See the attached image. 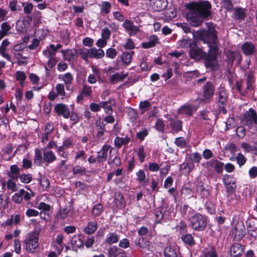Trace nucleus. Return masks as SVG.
I'll return each instance as SVG.
<instances>
[{
	"label": "nucleus",
	"mask_w": 257,
	"mask_h": 257,
	"mask_svg": "<svg viewBox=\"0 0 257 257\" xmlns=\"http://www.w3.org/2000/svg\"><path fill=\"white\" fill-rule=\"evenodd\" d=\"M197 35L204 43L208 44L209 47V54L207 55L203 52L202 50L198 48L196 44L194 43V45L191 46V49H190V57L197 60L204 58L205 59V65L207 68H210L212 70L217 69L218 64L216 61L217 37L216 31L213 30L208 31L200 30L197 31L196 34H193L194 36H197Z\"/></svg>",
	"instance_id": "nucleus-1"
},
{
	"label": "nucleus",
	"mask_w": 257,
	"mask_h": 257,
	"mask_svg": "<svg viewBox=\"0 0 257 257\" xmlns=\"http://www.w3.org/2000/svg\"><path fill=\"white\" fill-rule=\"evenodd\" d=\"M186 6L189 10L187 19L194 27L201 25L204 19L210 15L211 5L208 2H192Z\"/></svg>",
	"instance_id": "nucleus-2"
},
{
	"label": "nucleus",
	"mask_w": 257,
	"mask_h": 257,
	"mask_svg": "<svg viewBox=\"0 0 257 257\" xmlns=\"http://www.w3.org/2000/svg\"><path fill=\"white\" fill-rule=\"evenodd\" d=\"M40 228H35L28 233L24 240L25 248L27 252L34 253L37 252L39 247V238Z\"/></svg>",
	"instance_id": "nucleus-3"
},
{
	"label": "nucleus",
	"mask_w": 257,
	"mask_h": 257,
	"mask_svg": "<svg viewBox=\"0 0 257 257\" xmlns=\"http://www.w3.org/2000/svg\"><path fill=\"white\" fill-rule=\"evenodd\" d=\"M190 226L197 231H204L208 223V218L205 215L196 213L188 219Z\"/></svg>",
	"instance_id": "nucleus-4"
},
{
	"label": "nucleus",
	"mask_w": 257,
	"mask_h": 257,
	"mask_svg": "<svg viewBox=\"0 0 257 257\" xmlns=\"http://www.w3.org/2000/svg\"><path fill=\"white\" fill-rule=\"evenodd\" d=\"M241 121L249 128L257 126V113L252 108H249L245 111L241 119Z\"/></svg>",
	"instance_id": "nucleus-5"
},
{
	"label": "nucleus",
	"mask_w": 257,
	"mask_h": 257,
	"mask_svg": "<svg viewBox=\"0 0 257 257\" xmlns=\"http://www.w3.org/2000/svg\"><path fill=\"white\" fill-rule=\"evenodd\" d=\"M222 181L225 186L227 193H235L236 189L235 183L229 175H224L222 178Z\"/></svg>",
	"instance_id": "nucleus-6"
},
{
	"label": "nucleus",
	"mask_w": 257,
	"mask_h": 257,
	"mask_svg": "<svg viewBox=\"0 0 257 257\" xmlns=\"http://www.w3.org/2000/svg\"><path fill=\"white\" fill-rule=\"evenodd\" d=\"M122 26L130 36L135 35L140 31L139 28L135 26L134 23L129 20H125Z\"/></svg>",
	"instance_id": "nucleus-7"
},
{
	"label": "nucleus",
	"mask_w": 257,
	"mask_h": 257,
	"mask_svg": "<svg viewBox=\"0 0 257 257\" xmlns=\"http://www.w3.org/2000/svg\"><path fill=\"white\" fill-rule=\"evenodd\" d=\"M208 167H210L217 174H221L222 173L224 169V163L217 159H213L207 162Z\"/></svg>",
	"instance_id": "nucleus-8"
},
{
	"label": "nucleus",
	"mask_w": 257,
	"mask_h": 257,
	"mask_svg": "<svg viewBox=\"0 0 257 257\" xmlns=\"http://www.w3.org/2000/svg\"><path fill=\"white\" fill-rule=\"evenodd\" d=\"M62 47V46L59 44L56 46L54 44H50L43 51V54L47 58H55L56 53Z\"/></svg>",
	"instance_id": "nucleus-9"
},
{
	"label": "nucleus",
	"mask_w": 257,
	"mask_h": 257,
	"mask_svg": "<svg viewBox=\"0 0 257 257\" xmlns=\"http://www.w3.org/2000/svg\"><path fill=\"white\" fill-rule=\"evenodd\" d=\"M55 112L59 115H62L65 118L70 116V109L68 106L62 103L57 104L54 107Z\"/></svg>",
	"instance_id": "nucleus-10"
},
{
	"label": "nucleus",
	"mask_w": 257,
	"mask_h": 257,
	"mask_svg": "<svg viewBox=\"0 0 257 257\" xmlns=\"http://www.w3.org/2000/svg\"><path fill=\"white\" fill-rule=\"evenodd\" d=\"M110 148L109 145H104L101 150L97 153L96 159L98 163H101L106 161Z\"/></svg>",
	"instance_id": "nucleus-11"
},
{
	"label": "nucleus",
	"mask_w": 257,
	"mask_h": 257,
	"mask_svg": "<svg viewBox=\"0 0 257 257\" xmlns=\"http://www.w3.org/2000/svg\"><path fill=\"white\" fill-rule=\"evenodd\" d=\"M198 105L187 104L183 105L178 109V112L180 114H185L189 116L192 115V112L196 110Z\"/></svg>",
	"instance_id": "nucleus-12"
},
{
	"label": "nucleus",
	"mask_w": 257,
	"mask_h": 257,
	"mask_svg": "<svg viewBox=\"0 0 257 257\" xmlns=\"http://www.w3.org/2000/svg\"><path fill=\"white\" fill-rule=\"evenodd\" d=\"M170 125L174 133H177L182 130V122L176 118H170Z\"/></svg>",
	"instance_id": "nucleus-13"
},
{
	"label": "nucleus",
	"mask_w": 257,
	"mask_h": 257,
	"mask_svg": "<svg viewBox=\"0 0 257 257\" xmlns=\"http://www.w3.org/2000/svg\"><path fill=\"white\" fill-rule=\"evenodd\" d=\"M98 223L96 221H88L83 228V232L87 234H93L97 229Z\"/></svg>",
	"instance_id": "nucleus-14"
},
{
	"label": "nucleus",
	"mask_w": 257,
	"mask_h": 257,
	"mask_svg": "<svg viewBox=\"0 0 257 257\" xmlns=\"http://www.w3.org/2000/svg\"><path fill=\"white\" fill-rule=\"evenodd\" d=\"M10 44V42L7 39L3 41L2 44L0 46V54L4 58L11 61V57L9 54L7 53V48Z\"/></svg>",
	"instance_id": "nucleus-15"
},
{
	"label": "nucleus",
	"mask_w": 257,
	"mask_h": 257,
	"mask_svg": "<svg viewBox=\"0 0 257 257\" xmlns=\"http://www.w3.org/2000/svg\"><path fill=\"white\" fill-rule=\"evenodd\" d=\"M134 54V51L122 53L119 57L122 64L125 66L128 65L132 61Z\"/></svg>",
	"instance_id": "nucleus-16"
},
{
	"label": "nucleus",
	"mask_w": 257,
	"mask_h": 257,
	"mask_svg": "<svg viewBox=\"0 0 257 257\" xmlns=\"http://www.w3.org/2000/svg\"><path fill=\"white\" fill-rule=\"evenodd\" d=\"M104 56V52L101 49L95 47L89 49V58L92 59H101Z\"/></svg>",
	"instance_id": "nucleus-17"
},
{
	"label": "nucleus",
	"mask_w": 257,
	"mask_h": 257,
	"mask_svg": "<svg viewBox=\"0 0 257 257\" xmlns=\"http://www.w3.org/2000/svg\"><path fill=\"white\" fill-rule=\"evenodd\" d=\"M43 159L45 162L48 164L51 163L56 160V156L54 153L51 151L43 149Z\"/></svg>",
	"instance_id": "nucleus-18"
},
{
	"label": "nucleus",
	"mask_w": 257,
	"mask_h": 257,
	"mask_svg": "<svg viewBox=\"0 0 257 257\" xmlns=\"http://www.w3.org/2000/svg\"><path fill=\"white\" fill-rule=\"evenodd\" d=\"M64 60L68 61H73L76 58L75 52L71 49L62 50L61 51Z\"/></svg>",
	"instance_id": "nucleus-19"
},
{
	"label": "nucleus",
	"mask_w": 257,
	"mask_h": 257,
	"mask_svg": "<svg viewBox=\"0 0 257 257\" xmlns=\"http://www.w3.org/2000/svg\"><path fill=\"white\" fill-rule=\"evenodd\" d=\"M245 227L242 223H237L234 228V233L237 239H240L244 235Z\"/></svg>",
	"instance_id": "nucleus-20"
},
{
	"label": "nucleus",
	"mask_w": 257,
	"mask_h": 257,
	"mask_svg": "<svg viewBox=\"0 0 257 257\" xmlns=\"http://www.w3.org/2000/svg\"><path fill=\"white\" fill-rule=\"evenodd\" d=\"M230 254L234 257H237L243 252V246L239 243H234L230 247Z\"/></svg>",
	"instance_id": "nucleus-21"
},
{
	"label": "nucleus",
	"mask_w": 257,
	"mask_h": 257,
	"mask_svg": "<svg viewBox=\"0 0 257 257\" xmlns=\"http://www.w3.org/2000/svg\"><path fill=\"white\" fill-rule=\"evenodd\" d=\"M131 141V138L126 136L125 138L117 137L114 140V146L117 149H120L122 145H126Z\"/></svg>",
	"instance_id": "nucleus-22"
},
{
	"label": "nucleus",
	"mask_w": 257,
	"mask_h": 257,
	"mask_svg": "<svg viewBox=\"0 0 257 257\" xmlns=\"http://www.w3.org/2000/svg\"><path fill=\"white\" fill-rule=\"evenodd\" d=\"M59 78H61L64 82L67 89L71 90V83L73 80V77L71 73L67 72L64 74L59 76Z\"/></svg>",
	"instance_id": "nucleus-23"
},
{
	"label": "nucleus",
	"mask_w": 257,
	"mask_h": 257,
	"mask_svg": "<svg viewBox=\"0 0 257 257\" xmlns=\"http://www.w3.org/2000/svg\"><path fill=\"white\" fill-rule=\"evenodd\" d=\"M242 50L245 55H249L255 51V48L251 43L245 42L242 45Z\"/></svg>",
	"instance_id": "nucleus-24"
},
{
	"label": "nucleus",
	"mask_w": 257,
	"mask_h": 257,
	"mask_svg": "<svg viewBox=\"0 0 257 257\" xmlns=\"http://www.w3.org/2000/svg\"><path fill=\"white\" fill-rule=\"evenodd\" d=\"M194 42L191 39L183 38L181 40L177 42V45L179 47L182 48H187L188 47H190V49H191V46H193L194 45Z\"/></svg>",
	"instance_id": "nucleus-25"
},
{
	"label": "nucleus",
	"mask_w": 257,
	"mask_h": 257,
	"mask_svg": "<svg viewBox=\"0 0 257 257\" xmlns=\"http://www.w3.org/2000/svg\"><path fill=\"white\" fill-rule=\"evenodd\" d=\"M95 125H96V130L97 131L96 137L97 138H100L103 135L105 131V124L101 121V119L99 118L96 121Z\"/></svg>",
	"instance_id": "nucleus-26"
},
{
	"label": "nucleus",
	"mask_w": 257,
	"mask_h": 257,
	"mask_svg": "<svg viewBox=\"0 0 257 257\" xmlns=\"http://www.w3.org/2000/svg\"><path fill=\"white\" fill-rule=\"evenodd\" d=\"M119 239V236L116 232H110L109 233L105 239L106 243L111 244L117 243Z\"/></svg>",
	"instance_id": "nucleus-27"
},
{
	"label": "nucleus",
	"mask_w": 257,
	"mask_h": 257,
	"mask_svg": "<svg viewBox=\"0 0 257 257\" xmlns=\"http://www.w3.org/2000/svg\"><path fill=\"white\" fill-rule=\"evenodd\" d=\"M98 6L101 13L107 14L110 13L111 4L109 2L106 1L102 2Z\"/></svg>",
	"instance_id": "nucleus-28"
},
{
	"label": "nucleus",
	"mask_w": 257,
	"mask_h": 257,
	"mask_svg": "<svg viewBox=\"0 0 257 257\" xmlns=\"http://www.w3.org/2000/svg\"><path fill=\"white\" fill-rule=\"evenodd\" d=\"M11 29V26L7 22H4L2 24L0 30V40L8 35L9 31Z\"/></svg>",
	"instance_id": "nucleus-29"
},
{
	"label": "nucleus",
	"mask_w": 257,
	"mask_h": 257,
	"mask_svg": "<svg viewBox=\"0 0 257 257\" xmlns=\"http://www.w3.org/2000/svg\"><path fill=\"white\" fill-rule=\"evenodd\" d=\"M181 238L185 244L189 246H192L195 244V241L191 234H182Z\"/></svg>",
	"instance_id": "nucleus-30"
},
{
	"label": "nucleus",
	"mask_w": 257,
	"mask_h": 257,
	"mask_svg": "<svg viewBox=\"0 0 257 257\" xmlns=\"http://www.w3.org/2000/svg\"><path fill=\"white\" fill-rule=\"evenodd\" d=\"M114 201L117 207H122L124 206V198L120 192H116L115 193Z\"/></svg>",
	"instance_id": "nucleus-31"
},
{
	"label": "nucleus",
	"mask_w": 257,
	"mask_h": 257,
	"mask_svg": "<svg viewBox=\"0 0 257 257\" xmlns=\"http://www.w3.org/2000/svg\"><path fill=\"white\" fill-rule=\"evenodd\" d=\"M167 6V0H155L154 10L160 11L164 10Z\"/></svg>",
	"instance_id": "nucleus-32"
},
{
	"label": "nucleus",
	"mask_w": 257,
	"mask_h": 257,
	"mask_svg": "<svg viewBox=\"0 0 257 257\" xmlns=\"http://www.w3.org/2000/svg\"><path fill=\"white\" fill-rule=\"evenodd\" d=\"M103 211V206L101 203H98L95 205L92 209V214L94 217H98Z\"/></svg>",
	"instance_id": "nucleus-33"
},
{
	"label": "nucleus",
	"mask_w": 257,
	"mask_h": 257,
	"mask_svg": "<svg viewBox=\"0 0 257 257\" xmlns=\"http://www.w3.org/2000/svg\"><path fill=\"white\" fill-rule=\"evenodd\" d=\"M71 245L73 247L77 248L82 247L84 245L83 240L79 236H74L71 239Z\"/></svg>",
	"instance_id": "nucleus-34"
},
{
	"label": "nucleus",
	"mask_w": 257,
	"mask_h": 257,
	"mask_svg": "<svg viewBox=\"0 0 257 257\" xmlns=\"http://www.w3.org/2000/svg\"><path fill=\"white\" fill-rule=\"evenodd\" d=\"M135 242L137 246L142 248H148L151 245V242L147 240H145L143 237H140L136 239Z\"/></svg>",
	"instance_id": "nucleus-35"
},
{
	"label": "nucleus",
	"mask_w": 257,
	"mask_h": 257,
	"mask_svg": "<svg viewBox=\"0 0 257 257\" xmlns=\"http://www.w3.org/2000/svg\"><path fill=\"white\" fill-rule=\"evenodd\" d=\"M112 149H111L109 150V157L108 160V164L109 165L113 164L115 165V167H119L121 165L120 159L118 156H115L113 158H112L111 155Z\"/></svg>",
	"instance_id": "nucleus-36"
},
{
	"label": "nucleus",
	"mask_w": 257,
	"mask_h": 257,
	"mask_svg": "<svg viewBox=\"0 0 257 257\" xmlns=\"http://www.w3.org/2000/svg\"><path fill=\"white\" fill-rule=\"evenodd\" d=\"M165 257H177L175 249L171 246H166L164 249Z\"/></svg>",
	"instance_id": "nucleus-37"
},
{
	"label": "nucleus",
	"mask_w": 257,
	"mask_h": 257,
	"mask_svg": "<svg viewBox=\"0 0 257 257\" xmlns=\"http://www.w3.org/2000/svg\"><path fill=\"white\" fill-rule=\"evenodd\" d=\"M63 236L61 234H58L56 238V242L59 245V247L56 248L59 254L61 253L64 249V244H63Z\"/></svg>",
	"instance_id": "nucleus-38"
},
{
	"label": "nucleus",
	"mask_w": 257,
	"mask_h": 257,
	"mask_svg": "<svg viewBox=\"0 0 257 257\" xmlns=\"http://www.w3.org/2000/svg\"><path fill=\"white\" fill-rule=\"evenodd\" d=\"M100 104L101 107L104 108L105 111L108 114H110L112 111L111 104H114V101L112 99L109 102L103 101L101 102Z\"/></svg>",
	"instance_id": "nucleus-39"
},
{
	"label": "nucleus",
	"mask_w": 257,
	"mask_h": 257,
	"mask_svg": "<svg viewBox=\"0 0 257 257\" xmlns=\"http://www.w3.org/2000/svg\"><path fill=\"white\" fill-rule=\"evenodd\" d=\"M204 96H212L214 94V87L212 83L208 82L204 88Z\"/></svg>",
	"instance_id": "nucleus-40"
},
{
	"label": "nucleus",
	"mask_w": 257,
	"mask_h": 257,
	"mask_svg": "<svg viewBox=\"0 0 257 257\" xmlns=\"http://www.w3.org/2000/svg\"><path fill=\"white\" fill-rule=\"evenodd\" d=\"M78 53L83 60L88 62V58L89 57V49L85 48L80 49L78 50Z\"/></svg>",
	"instance_id": "nucleus-41"
},
{
	"label": "nucleus",
	"mask_w": 257,
	"mask_h": 257,
	"mask_svg": "<svg viewBox=\"0 0 257 257\" xmlns=\"http://www.w3.org/2000/svg\"><path fill=\"white\" fill-rule=\"evenodd\" d=\"M125 75L116 73L110 76L109 80L112 83H115L116 82L122 81L125 78Z\"/></svg>",
	"instance_id": "nucleus-42"
},
{
	"label": "nucleus",
	"mask_w": 257,
	"mask_h": 257,
	"mask_svg": "<svg viewBox=\"0 0 257 257\" xmlns=\"http://www.w3.org/2000/svg\"><path fill=\"white\" fill-rule=\"evenodd\" d=\"M35 153L34 163L37 165L40 166L43 162L41 151L39 149H36L35 150Z\"/></svg>",
	"instance_id": "nucleus-43"
},
{
	"label": "nucleus",
	"mask_w": 257,
	"mask_h": 257,
	"mask_svg": "<svg viewBox=\"0 0 257 257\" xmlns=\"http://www.w3.org/2000/svg\"><path fill=\"white\" fill-rule=\"evenodd\" d=\"M149 134V129L147 128H142L136 134V137L141 142L143 141L146 137Z\"/></svg>",
	"instance_id": "nucleus-44"
},
{
	"label": "nucleus",
	"mask_w": 257,
	"mask_h": 257,
	"mask_svg": "<svg viewBox=\"0 0 257 257\" xmlns=\"http://www.w3.org/2000/svg\"><path fill=\"white\" fill-rule=\"evenodd\" d=\"M16 78L17 81H19V83L21 86L24 84V81L26 78V76L23 71H18L16 73Z\"/></svg>",
	"instance_id": "nucleus-45"
},
{
	"label": "nucleus",
	"mask_w": 257,
	"mask_h": 257,
	"mask_svg": "<svg viewBox=\"0 0 257 257\" xmlns=\"http://www.w3.org/2000/svg\"><path fill=\"white\" fill-rule=\"evenodd\" d=\"M120 248H119L116 246L113 245L111 246L108 250V257H115L117 255L118 253V250H120Z\"/></svg>",
	"instance_id": "nucleus-46"
},
{
	"label": "nucleus",
	"mask_w": 257,
	"mask_h": 257,
	"mask_svg": "<svg viewBox=\"0 0 257 257\" xmlns=\"http://www.w3.org/2000/svg\"><path fill=\"white\" fill-rule=\"evenodd\" d=\"M175 145L180 148H184L187 146L186 140L183 137H178L175 139Z\"/></svg>",
	"instance_id": "nucleus-47"
},
{
	"label": "nucleus",
	"mask_w": 257,
	"mask_h": 257,
	"mask_svg": "<svg viewBox=\"0 0 257 257\" xmlns=\"http://www.w3.org/2000/svg\"><path fill=\"white\" fill-rule=\"evenodd\" d=\"M49 60L45 65L46 70H48L52 68L57 63V60L56 58H47Z\"/></svg>",
	"instance_id": "nucleus-48"
},
{
	"label": "nucleus",
	"mask_w": 257,
	"mask_h": 257,
	"mask_svg": "<svg viewBox=\"0 0 257 257\" xmlns=\"http://www.w3.org/2000/svg\"><path fill=\"white\" fill-rule=\"evenodd\" d=\"M6 185L8 190H10L13 192H16L18 190L16 183L12 179H9Z\"/></svg>",
	"instance_id": "nucleus-49"
},
{
	"label": "nucleus",
	"mask_w": 257,
	"mask_h": 257,
	"mask_svg": "<svg viewBox=\"0 0 257 257\" xmlns=\"http://www.w3.org/2000/svg\"><path fill=\"white\" fill-rule=\"evenodd\" d=\"M19 178L21 182L27 184L32 181V176L30 174H22L20 175Z\"/></svg>",
	"instance_id": "nucleus-50"
},
{
	"label": "nucleus",
	"mask_w": 257,
	"mask_h": 257,
	"mask_svg": "<svg viewBox=\"0 0 257 257\" xmlns=\"http://www.w3.org/2000/svg\"><path fill=\"white\" fill-rule=\"evenodd\" d=\"M68 213L69 210L67 208H63L59 210L56 215V217L58 219H64L67 217Z\"/></svg>",
	"instance_id": "nucleus-51"
},
{
	"label": "nucleus",
	"mask_w": 257,
	"mask_h": 257,
	"mask_svg": "<svg viewBox=\"0 0 257 257\" xmlns=\"http://www.w3.org/2000/svg\"><path fill=\"white\" fill-rule=\"evenodd\" d=\"M235 159L236 160V162L238 165L241 167L243 166L246 161V159L245 157L243 156V154L239 153L237 154V155L236 156Z\"/></svg>",
	"instance_id": "nucleus-52"
},
{
	"label": "nucleus",
	"mask_w": 257,
	"mask_h": 257,
	"mask_svg": "<svg viewBox=\"0 0 257 257\" xmlns=\"http://www.w3.org/2000/svg\"><path fill=\"white\" fill-rule=\"evenodd\" d=\"M136 175L137 177V180L139 183H142L144 182L146 180V174L144 170H140L137 172Z\"/></svg>",
	"instance_id": "nucleus-53"
},
{
	"label": "nucleus",
	"mask_w": 257,
	"mask_h": 257,
	"mask_svg": "<svg viewBox=\"0 0 257 257\" xmlns=\"http://www.w3.org/2000/svg\"><path fill=\"white\" fill-rule=\"evenodd\" d=\"M117 55L116 50L112 48H109L106 51V56L107 57L113 59L115 58Z\"/></svg>",
	"instance_id": "nucleus-54"
},
{
	"label": "nucleus",
	"mask_w": 257,
	"mask_h": 257,
	"mask_svg": "<svg viewBox=\"0 0 257 257\" xmlns=\"http://www.w3.org/2000/svg\"><path fill=\"white\" fill-rule=\"evenodd\" d=\"M85 168L80 166H76L73 169V172L74 175H82L85 173Z\"/></svg>",
	"instance_id": "nucleus-55"
},
{
	"label": "nucleus",
	"mask_w": 257,
	"mask_h": 257,
	"mask_svg": "<svg viewBox=\"0 0 257 257\" xmlns=\"http://www.w3.org/2000/svg\"><path fill=\"white\" fill-rule=\"evenodd\" d=\"M12 200L15 203L20 204L23 201V197L22 194L20 193V190L19 192L16 193L12 196Z\"/></svg>",
	"instance_id": "nucleus-56"
},
{
	"label": "nucleus",
	"mask_w": 257,
	"mask_h": 257,
	"mask_svg": "<svg viewBox=\"0 0 257 257\" xmlns=\"http://www.w3.org/2000/svg\"><path fill=\"white\" fill-rule=\"evenodd\" d=\"M40 182L41 186L44 190H46L49 187L50 183L49 180L45 176H41Z\"/></svg>",
	"instance_id": "nucleus-57"
},
{
	"label": "nucleus",
	"mask_w": 257,
	"mask_h": 257,
	"mask_svg": "<svg viewBox=\"0 0 257 257\" xmlns=\"http://www.w3.org/2000/svg\"><path fill=\"white\" fill-rule=\"evenodd\" d=\"M227 202L230 205H235L237 203L236 196L235 193H227Z\"/></svg>",
	"instance_id": "nucleus-58"
},
{
	"label": "nucleus",
	"mask_w": 257,
	"mask_h": 257,
	"mask_svg": "<svg viewBox=\"0 0 257 257\" xmlns=\"http://www.w3.org/2000/svg\"><path fill=\"white\" fill-rule=\"evenodd\" d=\"M37 208L40 210H42L44 212V214H46V212L49 211L51 208V206L49 204L45 203V202H41Z\"/></svg>",
	"instance_id": "nucleus-59"
},
{
	"label": "nucleus",
	"mask_w": 257,
	"mask_h": 257,
	"mask_svg": "<svg viewBox=\"0 0 257 257\" xmlns=\"http://www.w3.org/2000/svg\"><path fill=\"white\" fill-rule=\"evenodd\" d=\"M139 160L141 163L143 162L145 158V154L144 153V148L143 146H140L138 149V152Z\"/></svg>",
	"instance_id": "nucleus-60"
},
{
	"label": "nucleus",
	"mask_w": 257,
	"mask_h": 257,
	"mask_svg": "<svg viewBox=\"0 0 257 257\" xmlns=\"http://www.w3.org/2000/svg\"><path fill=\"white\" fill-rule=\"evenodd\" d=\"M56 90L58 95L64 96L65 92L64 91V86L62 84H58L56 86Z\"/></svg>",
	"instance_id": "nucleus-61"
},
{
	"label": "nucleus",
	"mask_w": 257,
	"mask_h": 257,
	"mask_svg": "<svg viewBox=\"0 0 257 257\" xmlns=\"http://www.w3.org/2000/svg\"><path fill=\"white\" fill-rule=\"evenodd\" d=\"M205 257H217V254L215 249L210 247L205 254Z\"/></svg>",
	"instance_id": "nucleus-62"
},
{
	"label": "nucleus",
	"mask_w": 257,
	"mask_h": 257,
	"mask_svg": "<svg viewBox=\"0 0 257 257\" xmlns=\"http://www.w3.org/2000/svg\"><path fill=\"white\" fill-rule=\"evenodd\" d=\"M241 147L244 150L245 153H251L252 152L253 146H251L247 143H242L241 145Z\"/></svg>",
	"instance_id": "nucleus-63"
},
{
	"label": "nucleus",
	"mask_w": 257,
	"mask_h": 257,
	"mask_svg": "<svg viewBox=\"0 0 257 257\" xmlns=\"http://www.w3.org/2000/svg\"><path fill=\"white\" fill-rule=\"evenodd\" d=\"M94 242V237L93 236H88L85 241V245L87 248L92 246Z\"/></svg>",
	"instance_id": "nucleus-64"
}]
</instances>
